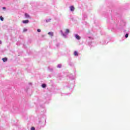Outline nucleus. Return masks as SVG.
<instances>
[{
	"instance_id": "1",
	"label": "nucleus",
	"mask_w": 130,
	"mask_h": 130,
	"mask_svg": "<svg viewBox=\"0 0 130 130\" xmlns=\"http://www.w3.org/2000/svg\"><path fill=\"white\" fill-rule=\"evenodd\" d=\"M75 38L76 39H77V40H80V39H81V37L78 35H75Z\"/></svg>"
},
{
	"instance_id": "2",
	"label": "nucleus",
	"mask_w": 130,
	"mask_h": 130,
	"mask_svg": "<svg viewBox=\"0 0 130 130\" xmlns=\"http://www.w3.org/2000/svg\"><path fill=\"white\" fill-rule=\"evenodd\" d=\"M70 10L72 12H74L75 11V7L74 6H71Z\"/></svg>"
},
{
	"instance_id": "3",
	"label": "nucleus",
	"mask_w": 130,
	"mask_h": 130,
	"mask_svg": "<svg viewBox=\"0 0 130 130\" xmlns=\"http://www.w3.org/2000/svg\"><path fill=\"white\" fill-rule=\"evenodd\" d=\"M48 35H50V36H51L52 37V36H53V32H48Z\"/></svg>"
},
{
	"instance_id": "4",
	"label": "nucleus",
	"mask_w": 130,
	"mask_h": 130,
	"mask_svg": "<svg viewBox=\"0 0 130 130\" xmlns=\"http://www.w3.org/2000/svg\"><path fill=\"white\" fill-rule=\"evenodd\" d=\"M23 23L24 24H27V23H29V20H24V21H23Z\"/></svg>"
},
{
	"instance_id": "5",
	"label": "nucleus",
	"mask_w": 130,
	"mask_h": 130,
	"mask_svg": "<svg viewBox=\"0 0 130 130\" xmlns=\"http://www.w3.org/2000/svg\"><path fill=\"white\" fill-rule=\"evenodd\" d=\"M3 60L4 62H6V61H8V58H3Z\"/></svg>"
},
{
	"instance_id": "6",
	"label": "nucleus",
	"mask_w": 130,
	"mask_h": 130,
	"mask_svg": "<svg viewBox=\"0 0 130 130\" xmlns=\"http://www.w3.org/2000/svg\"><path fill=\"white\" fill-rule=\"evenodd\" d=\"M74 55H75L76 56H78L79 55V53H78V52L75 51L74 52Z\"/></svg>"
},
{
	"instance_id": "7",
	"label": "nucleus",
	"mask_w": 130,
	"mask_h": 130,
	"mask_svg": "<svg viewBox=\"0 0 130 130\" xmlns=\"http://www.w3.org/2000/svg\"><path fill=\"white\" fill-rule=\"evenodd\" d=\"M25 16L26 17V18H30V15H29L28 14L25 13Z\"/></svg>"
},
{
	"instance_id": "8",
	"label": "nucleus",
	"mask_w": 130,
	"mask_h": 130,
	"mask_svg": "<svg viewBox=\"0 0 130 130\" xmlns=\"http://www.w3.org/2000/svg\"><path fill=\"white\" fill-rule=\"evenodd\" d=\"M65 33H66V34L70 33V30L69 29H67L66 30Z\"/></svg>"
},
{
	"instance_id": "9",
	"label": "nucleus",
	"mask_w": 130,
	"mask_h": 130,
	"mask_svg": "<svg viewBox=\"0 0 130 130\" xmlns=\"http://www.w3.org/2000/svg\"><path fill=\"white\" fill-rule=\"evenodd\" d=\"M42 87L43 88H45V87H46V84H42Z\"/></svg>"
},
{
	"instance_id": "10",
	"label": "nucleus",
	"mask_w": 130,
	"mask_h": 130,
	"mask_svg": "<svg viewBox=\"0 0 130 130\" xmlns=\"http://www.w3.org/2000/svg\"><path fill=\"white\" fill-rule=\"evenodd\" d=\"M0 19L1 21H4V18L3 17V16H1Z\"/></svg>"
},
{
	"instance_id": "11",
	"label": "nucleus",
	"mask_w": 130,
	"mask_h": 130,
	"mask_svg": "<svg viewBox=\"0 0 130 130\" xmlns=\"http://www.w3.org/2000/svg\"><path fill=\"white\" fill-rule=\"evenodd\" d=\"M125 37L126 38H127V37H128V34H126L125 35Z\"/></svg>"
},
{
	"instance_id": "12",
	"label": "nucleus",
	"mask_w": 130,
	"mask_h": 130,
	"mask_svg": "<svg viewBox=\"0 0 130 130\" xmlns=\"http://www.w3.org/2000/svg\"><path fill=\"white\" fill-rule=\"evenodd\" d=\"M46 22H47V23H48V22H50V19H47Z\"/></svg>"
},
{
	"instance_id": "13",
	"label": "nucleus",
	"mask_w": 130,
	"mask_h": 130,
	"mask_svg": "<svg viewBox=\"0 0 130 130\" xmlns=\"http://www.w3.org/2000/svg\"><path fill=\"white\" fill-rule=\"evenodd\" d=\"M31 130H35V127H31Z\"/></svg>"
},
{
	"instance_id": "14",
	"label": "nucleus",
	"mask_w": 130,
	"mask_h": 130,
	"mask_svg": "<svg viewBox=\"0 0 130 130\" xmlns=\"http://www.w3.org/2000/svg\"><path fill=\"white\" fill-rule=\"evenodd\" d=\"M37 31H38V32H41V30L40 29H37Z\"/></svg>"
},
{
	"instance_id": "15",
	"label": "nucleus",
	"mask_w": 130,
	"mask_h": 130,
	"mask_svg": "<svg viewBox=\"0 0 130 130\" xmlns=\"http://www.w3.org/2000/svg\"><path fill=\"white\" fill-rule=\"evenodd\" d=\"M58 68H61V65H60V64L58 65Z\"/></svg>"
},
{
	"instance_id": "16",
	"label": "nucleus",
	"mask_w": 130,
	"mask_h": 130,
	"mask_svg": "<svg viewBox=\"0 0 130 130\" xmlns=\"http://www.w3.org/2000/svg\"><path fill=\"white\" fill-rule=\"evenodd\" d=\"M3 10H6V7H3Z\"/></svg>"
},
{
	"instance_id": "17",
	"label": "nucleus",
	"mask_w": 130,
	"mask_h": 130,
	"mask_svg": "<svg viewBox=\"0 0 130 130\" xmlns=\"http://www.w3.org/2000/svg\"><path fill=\"white\" fill-rule=\"evenodd\" d=\"M24 32H26V31H27V29H24Z\"/></svg>"
},
{
	"instance_id": "18",
	"label": "nucleus",
	"mask_w": 130,
	"mask_h": 130,
	"mask_svg": "<svg viewBox=\"0 0 130 130\" xmlns=\"http://www.w3.org/2000/svg\"><path fill=\"white\" fill-rule=\"evenodd\" d=\"M2 44V41H0V44Z\"/></svg>"
}]
</instances>
